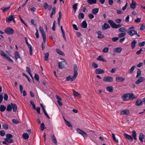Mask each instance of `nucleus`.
I'll use <instances>...</instances> for the list:
<instances>
[{"instance_id": "60", "label": "nucleus", "mask_w": 145, "mask_h": 145, "mask_svg": "<svg viewBox=\"0 0 145 145\" xmlns=\"http://www.w3.org/2000/svg\"><path fill=\"white\" fill-rule=\"evenodd\" d=\"M92 66L94 68H97L98 67V65L94 62L92 63Z\"/></svg>"}, {"instance_id": "16", "label": "nucleus", "mask_w": 145, "mask_h": 145, "mask_svg": "<svg viewBox=\"0 0 145 145\" xmlns=\"http://www.w3.org/2000/svg\"><path fill=\"white\" fill-rule=\"evenodd\" d=\"M122 50V49L121 47H117L113 49L114 52L116 53H120Z\"/></svg>"}, {"instance_id": "15", "label": "nucleus", "mask_w": 145, "mask_h": 145, "mask_svg": "<svg viewBox=\"0 0 145 145\" xmlns=\"http://www.w3.org/2000/svg\"><path fill=\"white\" fill-rule=\"evenodd\" d=\"M144 79V78L143 77H140L138 78V80L135 82V84H138L142 82Z\"/></svg>"}, {"instance_id": "1", "label": "nucleus", "mask_w": 145, "mask_h": 145, "mask_svg": "<svg viewBox=\"0 0 145 145\" xmlns=\"http://www.w3.org/2000/svg\"><path fill=\"white\" fill-rule=\"evenodd\" d=\"M137 98L133 93H127L124 94L121 97L123 101H126L128 100H132Z\"/></svg>"}, {"instance_id": "42", "label": "nucleus", "mask_w": 145, "mask_h": 145, "mask_svg": "<svg viewBox=\"0 0 145 145\" xmlns=\"http://www.w3.org/2000/svg\"><path fill=\"white\" fill-rule=\"evenodd\" d=\"M118 30L120 32H124L127 31L126 28L125 27H121L118 29Z\"/></svg>"}, {"instance_id": "34", "label": "nucleus", "mask_w": 145, "mask_h": 145, "mask_svg": "<svg viewBox=\"0 0 145 145\" xmlns=\"http://www.w3.org/2000/svg\"><path fill=\"white\" fill-rule=\"evenodd\" d=\"M4 140L6 142L9 143H11L14 142V140L11 138L8 139L7 138H5Z\"/></svg>"}, {"instance_id": "58", "label": "nucleus", "mask_w": 145, "mask_h": 145, "mask_svg": "<svg viewBox=\"0 0 145 145\" xmlns=\"http://www.w3.org/2000/svg\"><path fill=\"white\" fill-rule=\"evenodd\" d=\"M144 24H142L140 27V30H143L145 29V25Z\"/></svg>"}, {"instance_id": "44", "label": "nucleus", "mask_w": 145, "mask_h": 145, "mask_svg": "<svg viewBox=\"0 0 145 145\" xmlns=\"http://www.w3.org/2000/svg\"><path fill=\"white\" fill-rule=\"evenodd\" d=\"M126 35L125 33H121L118 35L119 37L121 38L125 36Z\"/></svg>"}, {"instance_id": "6", "label": "nucleus", "mask_w": 145, "mask_h": 145, "mask_svg": "<svg viewBox=\"0 0 145 145\" xmlns=\"http://www.w3.org/2000/svg\"><path fill=\"white\" fill-rule=\"evenodd\" d=\"M76 131L78 133L81 134L84 138H86L88 136L87 135L84 131L79 128H77L76 129Z\"/></svg>"}, {"instance_id": "62", "label": "nucleus", "mask_w": 145, "mask_h": 145, "mask_svg": "<svg viewBox=\"0 0 145 145\" xmlns=\"http://www.w3.org/2000/svg\"><path fill=\"white\" fill-rule=\"evenodd\" d=\"M4 99L5 100V101H7L8 99V95L6 94L5 93L4 95Z\"/></svg>"}, {"instance_id": "54", "label": "nucleus", "mask_w": 145, "mask_h": 145, "mask_svg": "<svg viewBox=\"0 0 145 145\" xmlns=\"http://www.w3.org/2000/svg\"><path fill=\"white\" fill-rule=\"evenodd\" d=\"M108 51V47H105L102 50V52L104 53H106Z\"/></svg>"}, {"instance_id": "20", "label": "nucleus", "mask_w": 145, "mask_h": 145, "mask_svg": "<svg viewBox=\"0 0 145 145\" xmlns=\"http://www.w3.org/2000/svg\"><path fill=\"white\" fill-rule=\"evenodd\" d=\"M97 33L99 35L97 37L98 39H102L104 37V36L102 34L101 32L100 31H97Z\"/></svg>"}, {"instance_id": "25", "label": "nucleus", "mask_w": 145, "mask_h": 145, "mask_svg": "<svg viewBox=\"0 0 145 145\" xmlns=\"http://www.w3.org/2000/svg\"><path fill=\"white\" fill-rule=\"evenodd\" d=\"M145 136L142 133H140L139 136V139L140 142H143V139L144 138Z\"/></svg>"}, {"instance_id": "21", "label": "nucleus", "mask_w": 145, "mask_h": 145, "mask_svg": "<svg viewBox=\"0 0 145 145\" xmlns=\"http://www.w3.org/2000/svg\"><path fill=\"white\" fill-rule=\"evenodd\" d=\"M81 27L83 28H86L87 27V24L86 20H84L80 25Z\"/></svg>"}, {"instance_id": "57", "label": "nucleus", "mask_w": 145, "mask_h": 145, "mask_svg": "<svg viewBox=\"0 0 145 145\" xmlns=\"http://www.w3.org/2000/svg\"><path fill=\"white\" fill-rule=\"evenodd\" d=\"M56 7H53L52 8V12L51 14H54L56 12Z\"/></svg>"}, {"instance_id": "29", "label": "nucleus", "mask_w": 145, "mask_h": 145, "mask_svg": "<svg viewBox=\"0 0 145 145\" xmlns=\"http://www.w3.org/2000/svg\"><path fill=\"white\" fill-rule=\"evenodd\" d=\"M52 142L55 144L57 145V141L54 135L52 136Z\"/></svg>"}, {"instance_id": "3", "label": "nucleus", "mask_w": 145, "mask_h": 145, "mask_svg": "<svg viewBox=\"0 0 145 145\" xmlns=\"http://www.w3.org/2000/svg\"><path fill=\"white\" fill-rule=\"evenodd\" d=\"M5 32L8 35H11L14 33V31L12 28L7 27L5 29Z\"/></svg>"}, {"instance_id": "35", "label": "nucleus", "mask_w": 145, "mask_h": 145, "mask_svg": "<svg viewBox=\"0 0 145 145\" xmlns=\"http://www.w3.org/2000/svg\"><path fill=\"white\" fill-rule=\"evenodd\" d=\"M78 5V3H76L74 4L72 6L73 9L74 10V12H75L77 8V6Z\"/></svg>"}, {"instance_id": "46", "label": "nucleus", "mask_w": 145, "mask_h": 145, "mask_svg": "<svg viewBox=\"0 0 145 145\" xmlns=\"http://www.w3.org/2000/svg\"><path fill=\"white\" fill-rule=\"evenodd\" d=\"M1 53L0 54L1 55L4 57L5 58H6L7 56H8V55L7 54H6L5 52H4L3 51L1 50Z\"/></svg>"}, {"instance_id": "22", "label": "nucleus", "mask_w": 145, "mask_h": 145, "mask_svg": "<svg viewBox=\"0 0 145 145\" xmlns=\"http://www.w3.org/2000/svg\"><path fill=\"white\" fill-rule=\"evenodd\" d=\"M137 44V41L136 40H133L131 43V48L133 49L135 47Z\"/></svg>"}, {"instance_id": "8", "label": "nucleus", "mask_w": 145, "mask_h": 145, "mask_svg": "<svg viewBox=\"0 0 145 145\" xmlns=\"http://www.w3.org/2000/svg\"><path fill=\"white\" fill-rule=\"evenodd\" d=\"M67 65L65 61L59 62L58 63L59 68L62 69L65 67Z\"/></svg>"}, {"instance_id": "19", "label": "nucleus", "mask_w": 145, "mask_h": 145, "mask_svg": "<svg viewBox=\"0 0 145 145\" xmlns=\"http://www.w3.org/2000/svg\"><path fill=\"white\" fill-rule=\"evenodd\" d=\"M116 79L118 82H122L124 81L125 80L124 78L120 77H116Z\"/></svg>"}, {"instance_id": "24", "label": "nucleus", "mask_w": 145, "mask_h": 145, "mask_svg": "<svg viewBox=\"0 0 145 145\" xmlns=\"http://www.w3.org/2000/svg\"><path fill=\"white\" fill-rule=\"evenodd\" d=\"M142 104V101L140 99L137 100L135 103V105L137 106H139Z\"/></svg>"}, {"instance_id": "27", "label": "nucleus", "mask_w": 145, "mask_h": 145, "mask_svg": "<svg viewBox=\"0 0 145 145\" xmlns=\"http://www.w3.org/2000/svg\"><path fill=\"white\" fill-rule=\"evenodd\" d=\"M97 0H88L87 2L89 5L96 3Z\"/></svg>"}, {"instance_id": "45", "label": "nucleus", "mask_w": 145, "mask_h": 145, "mask_svg": "<svg viewBox=\"0 0 145 145\" xmlns=\"http://www.w3.org/2000/svg\"><path fill=\"white\" fill-rule=\"evenodd\" d=\"M6 136L7 137L6 138H7V139L11 138L13 137V136L12 134L9 133L7 134L6 135Z\"/></svg>"}, {"instance_id": "28", "label": "nucleus", "mask_w": 145, "mask_h": 145, "mask_svg": "<svg viewBox=\"0 0 145 145\" xmlns=\"http://www.w3.org/2000/svg\"><path fill=\"white\" fill-rule=\"evenodd\" d=\"M29 134L27 133H24L22 135L23 138L25 139H27L29 138Z\"/></svg>"}, {"instance_id": "40", "label": "nucleus", "mask_w": 145, "mask_h": 145, "mask_svg": "<svg viewBox=\"0 0 145 145\" xmlns=\"http://www.w3.org/2000/svg\"><path fill=\"white\" fill-rule=\"evenodd\" d=\"M44 60L47 61L48 60V58L49 56V54L48 53L44 54Z\"/></svg>"}, {"instance_id": "36", "label": "nucleus", "mask_w": 145, "mask_h": 145, "mask_svg": "<svg viewBox=\"0 0 145 145\" xmlns=\"http://www.w3.org/2000/svg\"><path fill=\"white\" fill-rule=\"evenodd\" d=\"M97 60L99 61H102L104 62H106V60L104 59L102 56H98L97 59Z\"/></svg>"}, {"instance_id": "49", "label": "nucleus", "mask_w": 145, "mask_h": 145, "mask_svg": "<svg viewBox=\"0 0 145 145\" xmlns=\"http://www.w3.org/2000/svg\"><path fill=\"white\" fill-rule=\"evenodd\" d=\"M141 74V71L140 69H138L137 70V74L136 76V78H138Z\"/></svg>"}, {"instance_id": "31", "label": "nucleus", "mask_w": 145, "mask_h": 145, "mask_svg": "<svg viewBox=\"0 0 145 145\" xmlns=\"http://www.w3.org/2000/svg\"><path fill=\"white\" fill-rule=\"evenodd\" d=\"M10 6L7 7H3L1 8V9L3 11V12H4L7 11L9 8H10Z\"/></svg>"}, {"instance_id": "13", "label": "nucleus", "mask_w": 145, "mask_h": 145, "mask_svg": "<svg viewBox=\"0 0 145 145\" xmlns=\"http://www.w3.org/2000/svg\"><path fill=\"white\" fill-rule=\"evenodd\" d=\"M108 22L110 24V26L113 28H115L116 24L112 20H108Z\"/></svg>"}, {"instance_id": "12", "label": "nucleus", "mask_w": 145, "mask_h": 145, "mask_svg": "<svg viewBox=\"0 0 145 145\" xmlns=\"http://www.w3.org/2000/svg\"><path fill=\"white\" fill-rule=\"evenodd\" d=\"M14 18V15L9 16L8 17L6 18V21L7 22H10L13 20V19Z\"/></svg>"}, {"instance_id": "17", "label": "nucleus", "mask_w": 145, "mask_h": 145, "mask_svg": "<svg viewBox=\"0 0 145 145\" xmlns=\"http://www.w3.org/2000/svg\"><path fill=\"white\" fill-rule=\"evenodd\" d=\"M110 28V26L108 24L105 23L102 26V29L103 30H105L107 29Z\"/></svg>"}, {"instance_id": "48", "label": "nucleus", "mask_w": 145, "mask_h": 145, "mask_svg": "<svg viewBox=\"0 0 145 145\" xmlns=\"http://www.w3.org/2000/svg\"><path fill=\"white\" fill-rule=\"evenodd\" d=\"M112 136L113 140L116 142L118 143V139H116L115 138V136L114 133L112 134Z\"/></svg>"}, {"instance_id": "55", "label": "nucleus", "mask_w": 145, "mask_h": 145, "mask_svg": "<svg viewBox=\"0 0 145 145\" xmlns=\"http://www.w3.org/2000/svg\"><path fill=\"white\" fill-rule=\"evenodd\" d=\"M5 134V132L4 131L1 130L0 131V135L2 136H4Z\"/></svg>"}, {"instance_id": "10", "label": "nucleus", "mask_w": 145, "mask_h": 145, "mask_svg": "<svg viewBox=\"0 0 145 145\" xmlns=\"http://www.w3.org/2000/svg\"><path fill=\"white\" fill-rule=\"evenodd\" d=\"M130 114L129 111L127 109H125L121 111L120 114L121 115H129Z\"/></svg>"}, {"instance_id": "64", "label": "nucleus", "mask_w": 145, "mask_h": 145, "mask_svg": "<svg viewBox=\"0 0 145 145\" xmlns=\"http://www.w3.org/2000/svg\"><path fill=\"white\" fill-rule=\"evenodd\" d=\"M89 18L91 19H92L94 17V16L92 14H89L88 15Z\"/></svg>"}, {"instance_id": "26", "label": "nucleus", "mask_w": 145, "mask_h": 145, "mask_svg": "<svg viewBox=\"0 0 145 145\" xmlns=\"http://www.w3.org/2000/svg\"><path fill=\"white\" fill-rule=\"evenodd\" d=\"M106 90L110 92H112L113 91V89L112 86H109L106 87Z\"/></svg>"}, {"instance_id": "52", "label": "nucleus", "mask_w": 145, "mask_h": 145, "mask_svg": "<svg viewBox=\"0 0 145 145\" xmlns=\"http://www.w3.org/2000/svg\"><path fill=\"white\" fill-rule=\"evenodd\" d=\"M31 23L32 24L35 25V26L37 25V22H36L35 20L33 19H32L31 20Z\"/></svg>"}, {"instance_id": "9", "label": "nucleus", "mask_w": 145, "mask_h": 145, "mask_svg": "<svg viewBox=\"0 0 145 145\" xmlns=\"http://www.w3.org/2000/svg\"><path fill=\"white\" fill-rule=\"evenodd\" d=\"M103 81L107 82H111L113 81V78L112 77L109 76L104 77Z\"/></svg>"}, {"instance_id": "18", "label": "nucleus", "mask_w": 145, "mask_h": 145, "mask_svg": "<svg viewBox=\"0 0 145 145\" xmlns=\"http://www.w3.org/2000/svg\"><path fill=\"white\" fill-rule=\"evenodd\" d=\"M136 3L133 0H132V3L130 4V7L131 8H132L134 10L136 8Z\"/></svg>"}, {"instance_id": "59", "label": "nucleus", "mask_w": 145, "mask_h": 145, "mask_svg": "<svg viewBox=\"0 0 145 145\" xmlns=\"http://www.w3.org/2000/svg\"><path fill=\"white\" fill-rule=\"evenodd\" d=\"M12 121L15 124H17L19 123V121L18 120L14 119H13L12 120Z\"/></svg>"}, {"instance_id": "41", "label": "nucleus", "mask_w": 145, "mask_h": 145, "mask_svg": "<svg viewBox=\"0 0 145 145\" xmlns=\"http://www.w3.org/2000/svg\"><path fill=\"white\" fill-rule=\"evenodd\" d=\"M6 107L4 105H1L0 107V110L1 112H4L6 109Z\"/></svg>"}, {"instance_id": "53", "label": "nucleus", "mask_w": 145, "mask_h": 145, "mask_svg": "<svg viewBox=\"0 0 145 145\" xmlns=\"http://www.w3.org/2000/svg\"><path fill=\"white\" fill-rule=\"evenodd\" d=\"M40 127L42 131H43L44 129L45 128L44 124V123H41Z\"/></svg>"}, {"instance_id": "37", "label": "nucleus", "mask_w": 145, "mask_h": 145, "mask_svg": "<svg viewBox=\"0 0 145 145\" xmlns=\"http://www.w3.org/2000/svg\"><path fill=\"white\" fill-rule=\"evenodd\" d=\"M84 14L82 12L80 13L78 15V18L79 19H82L84 18Z\"/></svg>"}, {"instance_id": "38", "label": "nucleus", "mask_w": 145, "mask_h": 145, "mask_svg": "<svg viewBox=\"0 0 145 145\" xmlns=\"http://www.w3.org/2000/svg\"><path fill=\"white\" fill-rule=\"evenodd\" d=\"M12 109V105H11V104L8 105L7 107V110L8 112H10L11 110Z\"/></svg>"}, {"instance_id": "11", "label": "nucleus", "mask_w": 145, "mask_h": 145, "mask_svg": "<svg viewBox=\"0 0 145 145\" xmlns=\"http://www.w3.org/2000/svg\"><path fill=\"white\" fill-rule=\"evenodd\" d=\"M123 136L125 137V138L128 140L132 142L133 141V139L131 135H129L126 133H124Z\"/></svg>"}, {"instance_id": "43", "label": "nucleus", "mask_w": 145, "mask_h": 145, "mask_svg": "<svg viewBox=\"0 0 145 145\" xmlns=\"http://www.w3.org/2000/svg\"><path fill=\"white\" fill-rule=\"evenodd\" d=\"M2 127L4 129L7 130L8 129V127L7 124L5 123H3L2 125Z\"/></svg>"}, {"instance_id": "14", "label": "nucleus", "mask_w": 145, "mask_h": 145, "mask_svg": "<svg viewBox=\"0 0 145 145\" xmlns=\"http://www.w3.org/2000/svg\"><path fill=\"white\" fill-rule=\"evenodd\" d=\"M95 73L96 74H103L104 72V71L101 69H96L95 71Z\"/></svg>"}, {"instance_id": "39", "label": "nucleus", "mask_w": 145, "mask_h": 145, "mask_svg": "<svg viewBox=\"0 0 145 145\" xmlns=\"http://www.w3.org/2000/svg\"><path fill=\"white\" fill-rule=\"evenodd\" d=\"M135 67V66H133L129 70L128 72L130 74H131L133 72Z\"/></svg>"}, {"instance_id": "51", "label": "nucleus", "mask_w": 145, "mask_h": 145, "mask_svg": "<svg viewBox=\"0 0 145 145\" xmlns=\"http://www.w3.org/2000/svg\"><path fill=\"white\" fill-rule=\"evenodd\" d=\"M36 80L37 81H39V75L37 73L35 74L34 76Z\"/></svg>"}, {"instance_id": "32", "label": "nucleus", "mask_w": 145, "mask_h": 145, "mask_svg": "<svg viewBox=\"0 0 145 145\" xmlns=\"http://www.w3.org/2000/svg\"><path fill=\"white\" fill-rule=\"evenodd\" d=\"M56 51L58 54L64 56L65 55L64 53L59 49H56Z\"/></svg>"}, {"instance_id": "7", "label": "nucleus", "mask_w": 145, "mask_h": 145, "mask_svg": "<svg viewBox=\"0 0 145 145\" xmlns=\"http://www.w3.org/2000/svg\"><path fill=\"white\" fill-rule=\"evenodd\" d=\"M14 56L15 57V59L16 60H17L18 59L19 60V62L20 63H22L23 61L22 58L20 57L18 52L17 51H15L14 53Z\"/></svg>"}, {"instance_id": "30", "label": "nucleus", "mask_w": 145, "mask_h": 145, "mask_svg": "<svg viewBox=\"0 0 145 145\" xmlns=\"http://www.w3.org/2000/svg\"><path fill=\"white\" fill-rule=\"evenodd\" d=\"M73 94L74 96L77 97L78 98L81 97V95L79 93L74 90V89H73Z\"/></svg>"}, {"instance_id": "50", "label": "nucleus", "mask_w": 145, "mask_h": 145, "mask_svg": "<svg viewBox=\"0 0 145 145\" xmlns=\"http://www.w3.org/2000/svg\"><path fill=\"white\" fill-rule=\"evenodd\" d=\"M144 50L145 48H140L139 50L137 52L136 54L138 55H139L142 51Z\"/></svg>"}, {"instance_id": "5", "label": "nucleus", "mask_w": 145, "mask_h": 145, "mask_svg": "<svg viewBox=\"0 0 145 145\" xmlns=\"http://www.w3.org/2000/svg\"><path fill=\"white\" fill-rule=\"evenodd\" d=\"M39 30L41 32L42 36L43 39L44 43L46 42V37L45 35V33L44 31L43 28L41 26L39 27Z\"/></svg>"}, {"instance_id": "56", "label": "nucleus", "mask_w": 145, "mask_h": 145, "mask_svg": "<svg viewBox=\"0 0 145 145\" xmlns=\"http://www.w3.org/2000/svg\"><path fill=\"white\" fill-rule=\"evenodd\" d=\"M6 59H7V60H8L9 61L13 63L14 62L13 60H12L9 57V56L8 55L7 57L5 58Z\"/></svg>"}, {"instance_id": "2", "label": "nucleus", "mask_w": 145, "mask_h": 145, "mask_svg": "<svg viewBox=\"0 0 145 145\" xmlns=\"http://www.w3.org/2000/svg\"><path fill=\"white\" fill-rule=\"evenodd\" d=\"M74 74L72 78L71 77L70 75L67 77L66 78V80L68 81L71 80V82H72L74 81L76 79L78 75V68L77 65L76 64L74 65Z\"/></svg>"}, {"instance_id": "4", "label": "nucleus", "mask_w": 145, "mask_h": 145, "mask_svg": "<svg viewBox=\"0 0 145 145\" xmlns=\"http://www.w3.org/2000/svg\"><path fill=\"white\" fill-rule=\"evenodd\" d=\"M127 32L131 36H133L134 35H136L138 37H140V35L137 34V31L135 30H127Z\"/></svg>"}, {"instance_id": "61", "label": "nucleus", "mask_w": 145, "mask_h": 145, "mask_svg": "<svg viewBox=\"0 0 145 145\" xmlns=\"http://www.w3.org/2000/svg\"><path fill=\"white\" fill-rule=\"evenodd\" d=\"M145 44V41H143L141 42H140L138 44V45L140 47H141L142 46H144V45Z\"/></svg>"}, {"instance_id": "33", "label": "nucleus", "mask_w": 145, "mask_h": 145, "mask_svg": "<svg viewBox=\"0 0 145 145\" xmlns=\"http://www.w3.org/2000/svg\"><path fill=\"white\" fill-rule=\"evenodd\" d=\"M99 8H95L92 9V12L94 14H97L98 12Z\"/></svg>"}, {"instance_id": "23", "label": "nucleus", "mask_w": 145, "mask_h": 145, "mask_svg": "<svg viewBox=\"0 0 145 145\" xmlns=\"http://www.w3.org/2000/svg\"><path fill=\"white\" fill-rule=\"evenodd\" d=\"M11 105H12L13 111L14 112H16L17 110V105L16 104H13L12 103H11Z\"/></svg>"}, {"instance_id": "47", "label": "nucleus", "mask_w": 145, "mask_h": 145, "mask_svg": "<svg viewBox=\"0 0 145 145\" xmlns=\"http://www.w3.org/2000/svg\"><path fill=\"white\" fill-rule=\"evenodd\" d=\"M48 5L47 3H45L43 7H42V8L44 10H46L48 7Z\"/></svg>"}, {"instance_id": "63", "label": "nucleus", "mask_w": 145, "mask_h": 145, "mask_svg": "<svg viewBox=\"0 0 145 145\" xmlns=\"http://www.w3.org/2000/svg\"><path fill=\"white\" fill-rule=\"evenodd\" d=\"M141 18H138L135 20V22L136 23H138L141 20Z\"/></svg>"}]
</instances>
